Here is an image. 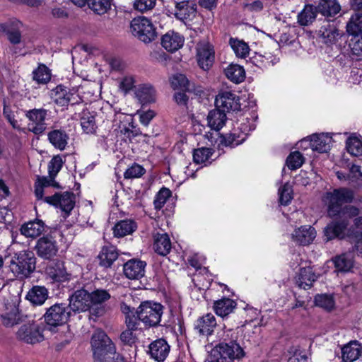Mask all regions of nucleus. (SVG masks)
Listing matches in <instances>:
<instances>
[{"mask_svg":"<svg viewBox=\"0 0 362 362\" xmlns=\"http://www.w3.org/2000/svg\"><path fill=\"white\" fill-rule=\"evenodd\" d=\"M95 362H112L115 360L116 347L106 333L97 329L90 339Z\"/></svg>","mask_w":362,"mask_h":362,"instance_id":"obj_2","label":"nucleus"},{"mask_svg":"<svg viewBox=\"0 0 362 362\" xmlns=\"http://www.w3.org/2000/svg\"><path fill=\"white\" fill-rule=\"evenodd\" d=\"M47 139L55 148L64 151L68 144L69 136L66 130L56 129L48 132Z\"/></svg>","mask_w":362,"mask_h":362,"instance_id":"obj_25","label":"nucleus"},{"mask_svg":"<svg viewBox=\"0 0 362 362\" xmlns=\"http://www.w3.org/2000/svg\"><path fill=\"white\" fill-rule=\"evenodd\" d=\"M16 337L26 344H34L44 339L40 327L35 323L22 325L16 332Z\"/></svg>","mask_w":362,"mask_h":362,"instance_id":"obj_12","label":"nucleus"},{"mask_svg":"<svg viewBox=\"0 0 362 362\" xmlns=\"http://www.w3.org/2000/svg\"><path fill=\"white\" fill-rule=\"evenodd\" d=\"M46 273L51 279L57 282L69 281L71 277V274L66 272L64 262L60 261L50 264L46 269Z\"/></svg>","mask_w":362,"mask_h":362,"instance_id":"obj_19","label":"nucleus"},{"mask_svg":"<svg viewBox=\"0 0 362 362\" xmlns=\"http://www.w3.org/2000/svg\"><path fill=\"white\" fill-rule=\"evenodd\" d=\"M131 28L133 35L144 43H149L157 37L152 22L144 16L134 18L131 22Z\"/></svg>","mask_w":362,"mask_h":362,"instance_id":"obj_7","label":"nucleus"},{"mask_svg":"<svg viewBox=\"0 0 362 362\" xmlns=\"http://www.w3.org/2000/svg\"><path fill=\"white\" fill-rule=\"evenodd\" d=\"M145 173L146 170L142 165L134 163L126 170L124 173V177L125 179L139 178Z\"/></svg>","mask_w":362,"mask_h":362,"instance_id":"obj_57","label":"nucleus"},{"mask_svg":"<svg viewBox=\"0 0 362 362\" xmlns=\"http://www.w3.org/2000/svg\"><path fill=\"white\" fill-rule=\"evenodd\" d=\"M322 202L327 207V216L335 218L324 228L327 242L334 238H344L351 218H354V225L349 230L362 229V196L356 195L349 188L339 187L327 192Z\"/></svg>","mask_w":362,"mask_h":362,"instance_id":"obj_1","label":"nucleus"},{"mask_svg":"<svg viewBox=\"0 0 362 362\" xmlns=\"http://www.w3.org/2000/svg\"><path fill=\"white\" fill-rule=\"evenodd\" d=\"M156 90L150 84L141 85L136 91V97L144 103L153 102Z\"/></svg>","mask_w":362,"mask_h":362,"instance_id":"obj_43","label":"nucleus"},{"mask_svg":"<svg viewBox=\"0 0 362 362\" xmlns=\"http://www.w3.org/2000/svg\"><path fill=\"white\" fill-rule=\"evenodd\" d=\"M118 250L115 246H103L98 256L99 265L105 269L111 267L113 262L118 258Z\"/></svg>","mask_w":362,"mask_h":362,"instance_id":"obj_26","label":"nucleus"},{"mask_svg":"<svg viewBox=\"0 0 362 362\" xmlns=\"http://www.w3.org/2000/svg\"><path fill=\"white\" fill-rule=\"evenodd\" d=\"M69 300L68 306L74 314L86 312L91 308L89 292L84 288L75 291L69 296Z\"/></svg>","mask_w":362,"mask_h":362,"instance_id":"obj_11","label":"nucleus"},{"mask_svg":"<svg viewBox=\"0 0 362 362\" xmlns=\"http://www.w3.org/2000/svg\"><path fill=\"white\" fill-rule=\"evenodd\" d=\"M48 290L43 286H33L28 292L26 299L35 305H42L48 298Z\"/></svg>","mask_w":362,"mask_h":362,"instance_id":"obj_34","label":"nucleus"},{"mask_svg":"<svg viewBox=\"0 0 362 362\" xmlns=\"http://www.w3.org/2000/svg\"><path fill=\"white\" fill-rule=\"evenodd\" d=\"M257 62L259 63L258 65L262 68H267L269 66H274L277 64L279 59L270 53L265 54L264 55H258L255 57Z\"/></svg>","mask_w":362,"mask_h":362,"instance_id":"obj_58","label":"nucleus"},{"mask_svg":"<svg viewBox=\"0 0 362 362\" xmlns=\"http://www.w3.org/2000/svg\"><path fill=\"white\" fill-rule=\"evenodd\" d=\"M215 105L225 112L239 110L240 108L239 97L230 91L218 93L215 100Z\"/></svg>","mask_w":362,"mask_h":362,"instance_id":"obj_13","label":"nucleus"},{"mask_svg":"<svg viewBox=\"0 0 362 362\" xmlns=\"http://www.w3.org/2000/svg\"><path fill=\"white\" fill-rule=\"evenodd\" d=\"M351 53L358 58L362 57V35L354 37L349 44Z\"/></svg>","mask_w":362,"mask_h":362,"instance_id":"obj_61","label":"nucleus"},{"mask_svg":"<svg viewBox=\"0 0 362 362\" xmlns=\"http://www.w3.org/2000/svg\"><path fill=\"white\" fill-rule=\"evenodd\" d=\"M332 138L328 134H313L310 136L311 148L319 153H327L330 150Z\"/></svg>","mask_w":362,"mask_h":362,"instance_id":"obj_24","label":"nucleus"},{"mask_svg":"<svg viewBox=\"0 0 362 362\" xmlns=\"http://www.w3.org/2000/svg\"><path fill=\"white\" fill-rule=\"evenodd\" d=\"M226 120V112L218 107L209 111L207 116L208 126L215 131L220 130L225 125Z\"/></svg>","mask_w":362,"mask_h":362,"instance_id":"obj_33","label":"nucleus"},{"mask_svg":"<svg viewBox=\"0 0 362 362\" xmlns=\"http://www.w3.org/2000/svg\"><path fill=\"white\" fill-rule=\"evenodd\" d=\"M317 11L313 4H305L297 16V22L300 26H309L316 19Z\"/></svg>","mask_w":362,"mask_h":362,"instance_id":"obj_35","label":"nucleus"},{"mask_svg":"<svg viewBox=\"0 0 362 362\" xmlns=\"http://www.w3.org/2000/svg\"><path fill=\"white\" fill-rule=\"evenodd\" d=\"M171 191L166 187H162L160 191L156 194L153 204L156 209H160L163 208L167 200L171 197Z\"/></svg>","mask_w":362,"mask_h":362,"instance_id":"obj_55","label":"nucleus"},{"mask_svg":"<svg viewBox=\"0 0 362 362\" xmlns=\"http://www.w3.org/2000/svg\"><path fill=\"white\" fill-rule=\"evenodd\" d=\"M134 86V80L132 76H125L123 78L119 84V88L127 93L131 90Z\"/></svg>","mask_w":362,"mask_h":362,"instance_id":"obj_64","label":"nucleus"},{"mask_svg":"<svg viewBox=\"0 0 362 362\" xmlns=\"http://www.w3.org/2000/svg\"><path fill=\"white\" fill-rule=\"evenodd\" d=\"M3 115L8 122L14 129L21 130V125L18 120L15 119V112L5 99L3 100Z\"/></svg>","mask_w":362,"mask_h":362,"instance_id":"obj_51","label":"nucleus"},{"mask_svg":"<svg viewBox=\"0 0 362 362\" xmlns=\"http://www.w3.org/2000/svg\"><path fill=\"white\" fill-rule=\"evenodd\" d=\"M1 317L3 325L7 327H13L23 321V315L14 305L6 306V311L1 314Z\"/></svg>","mask_w":362,"mask_h":362,"instance_id":"obj_31","label":"nucleus"},{"mask_svg":"<svg viewBox=\"0 0 362 362\" xmlns=\"http://www.w3.org/2000/svg\"><path fill=\"white\" fill-rule=\"evenodd\" d=\"M224 72L226 77L236 84L243 82L245 78V69L243 66L238 64H230L225 69Z\"/></svg>","mask_w":362,"mask_h":362,"instance_id":"obj_41","label":"nucleus"},{"mask_svg":"<svg viewBox=\"0 0 362 362\" xmlns=\"http://www.w3.org/2000/svg\"><path fill=\"white\" fill-rule=\"evenodd\" d=\"M45 229L42 221L35 219L24 223L21 228V234L29 238H36L41 235Z\"/></svg>","mask_w":362,"mask_h":362,"instance_id":"obj_38","label":"nucleus"},{"mask_svg":"<svg viewBox=\"0 0 362 362\" xmlns=\"http://www.w3.org/2000/svg\"><path fill=\"white\" fill-rule=\"evenodd\" d=\"M246 139L247 134L238 128L223 136L221 141L226 146L235 147L242 144Z\"/></svg>","mask_w":362,"mask_h":362,"instance_id":"obj_39","label":"nucleus"},{"mask_svg":"<svg viewBox=\"0 0 362 362\" xmlns=\"http://www.w3.org/2000/svg\"><path fill=\"white\" fill-rule=\"evenodd\" d=\"M137 228L136 223L132 219H124L118 221L113 227L115 237L122 238L132 234Z\"/></svg>","mask_w":362,"mask_h":362,"instance_id":"obj_36","label":"nucleus"},{"mask_svg":"<svg viewBox=\"0 0 362 362\" xmlns=\"http://www.w3.org/2000/svg\"><path fill=\"white\" fill-rule=\"evenodd\" d=\"M54 93V100L55 103L61 106L68 105L71 104L72 105L78 104V100L72 101V99H76L74 93H72L69 89L63 85H58L53 90Z\"/></svg>","mask_w":362,"mask_h":362,"instance_id":"obj_28","label":"nucleus"},{"mask_svg":"<svg viewBox=\"0 0 362 362\" xmlns=\"http://www.w3.org/2000/svg\"><path fill=\"white\" fill-rule=\"evenodd\" d=\"M214 153L211 148H198L193 151V160L197 164L204 163L209 160Z\"/></svg>","mask_w":362,"mask_h":362,"instance_id":"obj_48","label":"nucleus"},{"mask_svg":"<svg viewBox=\"0 0 362 362\" xmlns=\"http://www.w3.org/2000/svg\"><path fill=\"white\" fill-rule=\"evenodd\" d=\"M318 35L323 43L332 45L337 42L339 33L334 23L330 21H325L319 30Z\"/></svg>","mask_w":362,"mask_h":362,"instance_id":"obj_17","label":"nucleus"},{"mask_svg":"<svg viewBox=\"0 0 362 362\" xmlns=\"http://www.w3.org/2000/svg\"><path fill=\"white\" fill-rule=\"evenodd\" d=\"M314 303L316 306L327 311L332 310L335 306L334 296L327 293L316 295L314 298Z\"/></svg>","mask_w":362,"mask_h":362,"instance_id":"obj_45","label":"nucleus"},{"mask_svg":"<svg viewBox=\"0 0 362 362\" xmlns=\"http://www.w3.org/2000/svg\"><path fill=\"white\" fill-rule=\"evenodd\" d=\"M153 248L156 253L160 256H166L170 253L172 244L168 233H156L153 234Z\"/></svg>","mask_w":362,"mask_h":362,"instance_id":"obj_20","label":"nucleus"},{"mask_svg":"<svg viewBox=\"0 0 362 362\" xmlns=\"http://www.w3.org/2000/svg\"><path fill=\"white\" fill-rule=\"evenodd\" d=\"M197 4L190 0L175 1V17L181 21L191 20L197 13Z\"/></svg>","mask_w":362,"mask_h":362,"instance_id":"obj_14","label":"nucleus"},{"mask_svg":"<svg viewBox=\"0 0 362 362\" xmlns=\"http://www.w3.org/2000/svg\"><path fill=\"white\" fill-rule=\"evenodd\" d=\"M138 310L137 317L146 327H152L159 325L163 313V306L160 303L144 301L140 304Z\"/></svg>","mask_w":362,"mask_h":362,"instance_id":"obj_5","label":"nucleus"},{"mask_svg":"<svg viewBox=\"0 0 362 362\" xmlns=\"http://www.w3.org/2000/svg\"><path fill=\"white\" fill-rule=\"evenodd\" d=\"M156 4V0H134V8L140 12L152 10Z\"/></svg>","mask_w":362,"mask_h":362,"instance_id":"obj_60","label":"nucleus"},{"mask_svg":"<svg viewBox=\"0 0 362 362\" xmlns=\"http://www.w3.org/2000/svg\"><path fill=\"white\" fill-rule=\"evenodd\" d=\"M303 163L304 157L299 151L291 152L286 160V165L291 170L300 168Z\"/></svg>","mask_w":362,"mask_h":362,"instance_id":"obj_52","label":"nucleus"},{"mask_svg":"<svg viewBox=\"0 0 362 362\" xmlns=\"http://www.w3.org/2000/svg\"><path fill=\"white\" fill-rule=\"evenodd\" d=\"M336 269L338 272H345L349 271L353 267V262L346 255L336 257L333 259Z\"/></svg>","mask_w":362,"mask_h":362,"instance_id":"obj_53","label":"nucleus"},{"mask_svg":"<svg viewBox=\"0 0 362 362\" xmlns=\"http://www.w3.org/2000/svg\"><path fill=\"white\" fill-rule=\"evenodd\" d=\"M44 202L59 208L64 213V217L69 216L75 206V195L71 192H56L52 196H47Z\"/></svg>","mask_w":362,"mask_h":362,"instance_id":"obj_10","label":"nucleus"},{"mask_svg":"<svg viewBox=\"0 0 362 362\" xmlns=\"http://www.w3.org/2000/svg\"><path fill=\"white\" fill-rule=\"evenodd\" d=\"M229 45L238 57L245 58L248 55L250 47L243 40L230 37Z\"/></svg>","mask_w":362,"mask_h":362,"instance_id":"obj_46","label":"nucleus"},{"mask_svg":"<svg viewBox=\"0 0 362 362\" xmlns=\"http://www.w3.org/2000/svg\"><path fill=\"white\" fill-rule=\"evenodd\" d=\"M316 237V230L311 226H302L294 230L293 240L301 245L310 244Z\"/></svg>","mask_w":362,"mask_h":362,"instance_id":"obj_18","label":"nucleus"},{"mask_svg":"<svg viewBox=\"0 0 362 362\" xmlns=\"http://www.w3.org/2000/svg\"><path fill=\"white\" fill-rule=\"evenodd\" d=\"M133 331L127 329L121 333L120 340L124 345L132 346L136 342V337Z\"/></svg>","mask_w":362,"mask_h":362,"instance_id":"obj_63","label":"nucleus"},{"mask_svg":"<svg viewBox=\"0 0 362 362\" xmlns=\"http://www.w3.org/2000/svg\"><path fill=\"white\" fill-rule=\"evenodd\" d=\"M25 116L28 120V129L35 135H42L47 129L46 120L49 110L43 107L25 110Z\"/></svg>","mask_w":362,"mask_h":362,"instance_id":"obj_8","label":"nucleus"},{"mask_svg":"<svg viewBox=\"0 0 362 362\" xmlns=\"http://www.w3.org/2000/svg\"><path fill=\"white\" fill-rule=\"evenodd\" d=\"M63 165L62 158L59 156H54L48 164V173L55 177L61 170Z\"/></svg>","mask_w":362,"mask_h":362,"instance_id":"obj_59","label":"nucleus"},{"mask_svg":"<svg viewBox=\"0 0 362 362\" xmlns=\"http://www.w3.org/2000/svg\"><path fill=\"white\" fill-rule=\"evenodd\" d=\"M33 79L38 84H46L51 79L49 69L43 64H40L38 67L33 71Z\"/></svg>","mask_w":362,"mask_h":362,"instance_id":"obj_44","label":"nucleus"},{"mask_svg":"<svg viewBox=\"0 0 362 362\" xmlns=\"http://www.w3.org/2000/svg\"><path fill=\"white\" fill-rule=\"evenodd\" d=\"M35 250L37 256L45 260L53 259L58 253L59 245L53 233L40 237L36 242Z\"/></svg>","mask_w":362,"mask_h":362,"instance_id":"obj_9","label":"nucleus"},{"mask_svg":"<svg viewBox=\"0 0 362 362\" xmlns=\"http://www.w3.org/2000/svg\"><path fill=\"white\" fill-rule=\"evenodd\" d=\"M317 278L318 276L313 272L312 267H303L299 271L296 283L299 288L307 290L313 286V283L317 281Z\"/></svg>","mask_w":362,"mask_h":362,"instance_id":"obj_23","label":"nucleus"},{"mask_svg":"<svg viewBox=\"0 0 362 362\" xmlns=\"http://www.w3.org/2000/svg\"><path fill=\"white\" fill-rule=\"evenodd\" d=\"M184 40L180 33L168 31L162 37L161 45L167 51L174 52L182 47Z\"/></svg>","mask_w":362,"mask_h":362,"instance_id":"obj_21","label":"nucleus"},{"mask_svg":"<svg viewBox=\"0 0 362 362\" xmlns=\"http://www.w3.org/2000/svg\"><path fill=\"white\" fill-rule=\"evenodd\" d=\"M81 125L86 134H94L96 132L95 115L88 110H83L81 116Z\"/></svg>","mask_w":362,"mask_h":362,"instance_id":"obj_40","label":"nucleus"},{"mask_svg":"<svg viewBox=\"0 0 362 362\" xmlns=\"http://www.w3.org/2000/svg\"><path fill=\"white\" fill-rule=\"evenodd\" d=\"M170 84L175 90H186L188 89L189 81L184 74H177L170 78Z\"/></svg>","mask_w":362,"mask_h":362,"instance_id":"obj_56","label":"nucleus"},{"mask_svg":"<svg viewBox=\"0 0 362 362\" xmlns=\"http://www.w3.org/2000/svg\"><path fill=\"white\" fill-rule=\"evenodd\" d=\"M236 307V302L229 298H222L215 300L213 305L215 313L223 319L233 313Z\"/></svg>","mask_w":362,"mask_h":362,"instance_id":"obj_29","label":"nucleus"},{"mask_svg":"<svg viewBox=\"0 0 362 362\" xmlns=\"http://www.w3.org/2000/svg\"><path fill=\"white\" fill-rule=\"evenodd\" d=\"M139 315V310L138 308L136 310V312L134 313H130L129 315L125 317V323L127 327V329L132 330H136L138 326L139 325V318L137 317Z\"/></svg>","mask_w":362,"mask_h":362,"instance_id":"obj_62","label":"nucleus"},{"mask_svg":"<svg viewBox=\"0 0 362 362\" xmlns=\"http://www.w3.org/2000/svg\"><path fill=\"white\" fill-rule=\"evenodd\" d=\"M317 13L325 17H334L341 11V6L337 0H320L316 6Z\"/></svg>","mask_w":362,"mask_h":362,"instance_id":"obj_32","label":"nucleus"},{"mask_svg":"<svg viewBox=\"0 0 362 362\" xmlns=\"http://www.w3.org/2000/svg\"><path fill=\"white\" fill-rule=\"evenodd\" d=\"M71 315L66 303H56L47 309L43 317L46 325L51 329L66 324Z\"/></svg>","mask_w":362,"mask_h":362,"instance_id":"obj_6","label":"nucleus"},{"mask_svg":"<svg viewBox=\"0 0 362 362\" xmlns=\"http://www.w3.org/2000/svg\"><path fill=\"white\" fill-rule=\"evenodd\" d=\"M36 258L30 250L21 251L10 264L11 271L17 277H28L35 269Z\"/></svg>","mask_w":362,"mask_h":362,"instance_id":"obj_4","label":"nucleus"},{"mask_svg":"<svg viewBox=\"0 0 362 362\" xmlns=\"http://www.w3.org/2000/svg\"><path fill=\"white\" fill-rule=\"evenodd\" d=\"M279 202L281 205L287 206L293 199V189L289 183L284 184L279 189Z\"/></svg>","mask_w":362,"mask_h":362,"instance_id":"obj_54","label":"nucleus"},{"mask_svg":"<svg viewBox=\"0 0 362 362\" xmlns=\"http://www.w3.org/2000/svg\"><path fill=\"white\" fill-rule=\"evenodd\" d=\"M112 0H86L88 7L95 13L102 15L111 8Z\"/></svg>","mask_w":362,"mask_h":362,"instance_id":"obj_47","label":"nucleus"},{"mask_svg":"<svg viewBox=\"0 0 362 362\" xmlns=\"http://www.w3.org/2000/svg\"><path fill=\"white\" fill-rule=\"evenodd\" d=\"M170 346L163 339H158L149 345V354L152 358L158 362H163L168 356Z\"/></svg>","mask_w":362,"mask_h":362,"instance_id":"obj_22","label":"nucleus"},{"mask_svg":"<svg viewBox=\"0 0 362 362\" xmlns=\"http://www.w3.org/2000/svg\"><path fill=\"white\" fill-rule=\"evenodd\" d=\"M214 60L213 49L209 45H204L197 49V62L203 70H209Z\"/></svg>","mask_w":362,"mask_h":362,"instance_id":"obj_30","label":"nucleus"},{"mask_svg":"<svg viewBox=\"0 0 362 362\" xmlns=\"http://www.w3.org/2000/svg\"><path fill=\"white\" fill-rule=\"evenodd\" d=\"M55 177L42 176L37 177V181L35 184V194L37 199L44 200V188L48 187H53L54 188H60V185L55 181Z\"/></svg>","mask_w":362,"mask_h":362,"instance_id":"obj_37","label":"nucleus"},{"mask_svg":"<svg viewBox=\"0 0 362 362\" xmlns=\"http://www.w3.org/2000/svg\"><path fill=\"white\" fill-rule=\"evenodd\" d=\"M346 32L353 37L362 35V13L351 15L346 26Z\"/></svg>","mask_w":362,"mask_h":362,"instance_id":"obj_42","label":"nucleus"},{"mask_svg":"<svg viewBox=\"0 0 362 362\" xmlns=\"http://www.w3.org/2000/svg\"><path fill=\"white\" fill-rule=\"evenodd\" d=\"M146 262L138 259H131L123 265L124 276L131 280H138L145 274Z\"/></svg>","mask_w":362,"mask_h":362,"instance_id":"obj_15","label":"nucleus"},{"mask_svg":"<svg viewBox=\"0 0 362 362\" xmlns=\"http://www.w3.org/2000/svg\"><path fill=\"white\" fill-rule=\"evenodd\" d=\"M89 294L91 307L100 305L108 300L111 297L109 292L105 289H95L92 292H89Z\"/></svg>","mask_w":362,"mask_h":362,"instance_id":"obj_50","label":"nucleus"},{"mask_svg":"<svg viewBox=\"0 0 362 362\" xmlns=\"http://www.w3.org/2000/svg\"><path fill=\"white\" fill-rule=\"evenodd\" d=\"M362 353V346L356 341H351L341 348V358L344 362H354L356 361Z\"/></svg>","mask_w":362,"mask_h":362,"instance_id":"obj_27","label":"nucleus"},{"mask_svg":"<svg viewBox=\"0 0 362 362\" xmlns=\"http://www.w3.org/2000/svg\"><path fill=\"white\" fill-rule=\"evenodd\" d=\"M216 325L214 315L207 313L197 319L194 324V329L199 335L208 337L213 334Z\"/></svg>","mask_w":362,"mask_h":362,"instance_id":"obj_16","label":"nucleus"},{"mask_svg":"<svg viewBox=\"0 0 362 362\" xmlns=\"http://www.w3.org/2000/svg\"><path fill=\"white\" fill-rule=\"evenodd\" d=\"M238 332L229 329L225 332L223 341L216 346L219 357L217 362H233L235 359H240L245 356V351L237 342Z\"/></svg>","mask_w":362,"mask_h":362,"instance_id":"obj_3","label":"nucleus"},{"mask_svg":"<svg viewBox=\"0 0 362 362\" xmlns=\"http://www.w3.org/2000/svg\"><path fill=\"white\" fill-rule=\"evenodd\" d=\"M346 148L352 156H362V141L356 136H351L346 139Z\"/></svg>","mask_w":362,"mask_h":362,"instance_id":"obj_49","label":"nucleus"}]
</instances>
